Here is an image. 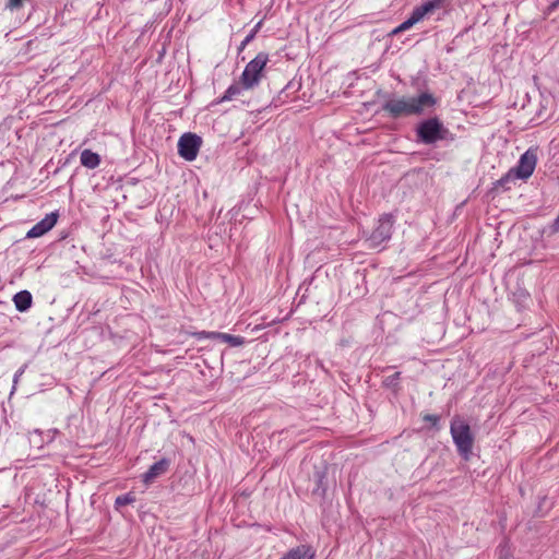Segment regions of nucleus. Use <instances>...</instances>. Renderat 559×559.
Returning <instances> with one entry per match:
<instances>
[{
    "mask_svg": "<svg viewBox=\"0 0 559 559\" xmlns=\"http://www.w3.org/2000/svg\"><path fill=\"white\" fill-rule=\"evenodd\" d=\"M400 379H401V372H394L393 374L388 376L383 379V385L389 389L397 390Z\"/></svg>",
    "mask_w": 559,
    "mask_h": 559,
    "instance_id": "f3484780",
    "label": "nucleus"
},
{
    "mask_svg": "<svg viewBox=\"0 0 559 559\" xmlns=\"http://www.w3.org/2000/svg\"><path fill=\"white\" fill-rule=\"evenodd\" d=\"M451 0H426L420 5L416 7L417 10L423 13V16L433 14L437 10L444 8L450 3Z\"/></svg>",
    "mask_w": 559,
    "mask_h": 559,
    "instance_id": "9b49d317",
    "label": "nucleus"
},
{
    "mask_svg": "<svg viewBox=\"0 0 559 559\" xmlns=\"http://www.w3.org/2000/svg\"><path fill=\"white\" fill-rule=\"evenodd\" d=\"M269 60V55L266 52H259L247 63L240 76V84L245 90H252L260 84Z\"/></svg>",
    "mask_w": 559,
    "mask_h": 559,
    "instance_id": "39448f33",
    "label": "nucleus"
},
{
    "mask_svg": "<svg viewBox=\"0 0 559 559\" xmlns=\"http://www.w3.org/2000/svg\"><path fill=\"white\" fill-rule=\"evenodd\" d=\"M26 0H8L5 3V9L10 10L11 12L20 10L23 8Z\"/></svg>",
    "mask_w": 559,
    "mask_h": 559,
    "instance_id": "a211bd4d",
    "label": "nucleus"
},
{
    "mask_svg": "<svg viewBox=\"0 0 559 559\" xmlns=\"http://www.w3.org/2000/svg\"><path fill=\"white\" fill-rule=\"evenodd\" d=\"M263 24V20L259 21L255 26L251 29V32H254V34L257 35V33L260 31L261 26Z\"/></svg>",
    "mask_w": 559,
    "mask_h": 559,
    "instance_id": "4be33fe9",
    "label": "nucleus"
},
{
    "mask_svg": "<svg viewBox=\"0 0 559 559\" xmlns=\"http://www.w3.org/2000/svg\"><path fill=\"white\" fill-rule=\"evenodd\" d=\"M424 19L423 13H420L417 8L413 10L411 15L407 20H405L403 23H401L397 27H395L390 35H396L401 32H404L406 29H409L412 26H414L416 23L420 22Z\"/></svg>",
    "mask_w": 559,
    "mask_h": 559,
    "instance_id": "ddd939ff",
    "label": "nucleus"
},
{
    "mask_svg": "<svg viewBox=\"0 0 559 559\" xmlns=\"http://www.w3.org/2000/svg\"><path fill=\"white\" fill-rule=\"evenodd\" d=\"M537 163V155L534 150H527L521 157L515 168L498 180V186L509 188V183L515 179H527L532 176Z\"/></svg>",
    "mask_w": 559,
    "mask_h": 559,
    "instance_id": "20e7f679",
    "label": "nucleus"
},
{
    "mask_svg": "<svg viewBox=\"0 0 559 559\" xmlns=\"http://www.w3.org/2000/svg\"><path fill=\"white\" fill-rule=\"evenodd\" d=\"M423 419L425 421L430 423L433 427H437L439 424L440 417L438 415L426 414L423 416Z\"/></svg>",
    "mask_w": 559,
    "mask_h": 559,
    "instance_id": "6ab92c4d",
    "label": "nucleus"
},
{
    "mask_svg": "<svg viewBox=\"0 0 559 559\" xmlns=\"http://www.w3.org/2000/svg\"><path fill=\"white\" fill-rule=\"evenodd\" d=\"M58 214L49 213L40 222L35 224L26 234L27 238H37L49 231L57 223Z\"/></svg>",
    "mask_w": 559,
    "mask_h": 559,
    "instance_id": "6e6552de",
    "label": "nucleus"
},
{
    "mask_svg": "<svg viewBox=\"0 0 559 559\" xmlns=\"http://www.w3.org/2000/svg\"><path fill=\"white\" fill-rule=\"evenodd\" d=\"M393 224L394 219L392 215H382L378 221L377 227L366 240L368 247L374 249L380 247L383 242L390 240L392 236Z\"/></svg>",
    "mask_w": 559,
    "mask_h": 559,
    "instance_id": "423d86ee",
    "label": "nucleus"
},
{
    "mask_svg": "<svg viewBox=\"0 0 559 559\" xmlns=\"http://www.w3.org/2000/svg\"><path fill=\"white\" fill-rule=\"evenodd\" d=\"M450 432L460 455L464 460H468L474 444L469 425L456 416L451 420Z\"/></svg>",
    "mask_w": 559,
    "mask_h": 559,
    "instance_id": "7ed1b4c3",
    "label": "nucleus"
},
{
    "mask_svg": "<svg viewBox=\"0 0 559 559\" xmlns=\"http://www.w3.org/2000/svg\"><path fill=\"white\" fill-rule=\"evenodd\" d=\"M80 160L84 167L88 169H94L98 167L100 163V157L98 154L92 152L91 150H84L81 153Z\"/></svg>",
    "mask_w": 559,
    "mask_h": 559,
    "instance_id": "4468645a",
    "label": "nucleus"
},
{
    "mask_svg": "<svg viewBox=\"0 0 559 559\" xmlns=\"http://www.w3.org/2000/svg\"><path fill=\"white\" fill-rule=\"evenodd\" d=\"M242 85L240 84V81L238 83L231 84L224 93V95L219 98L218 103H224L234 99L238 95L241 94Z\"/></svg>",
    "mask_w": 559,
    "mask_h": 559,
    "instance_id": "2eb2a0df",
    "label": "nucleus"
},
{
    "mask_svg": "<svg viewBox=\"0 0 559 559\" xmlns=\"http://www.w3.org/2000/svg\"><path fill=\"white\" fill-rule=\"evenodd\" d=\"M438 99L428 91L416 96L391 97L382 104V110L391 118L399 119L409 116H421L435 108Z\"/></svg>",
    "mask_w": 559,
    "mask_h": 559,
    "instance_id": "f257e3e1",
    "label": "nucleus"
},
{
    "mask_svg": "<svg viewBox=\"0 0 559 559\" xmlns=\"http://www.w3.org/2000/svg\"><path fill=\"white\" fill-rule=\"evenodd\" d=\"M558 5H559V0H556V1L551 4V7H554V8H556V7H558Z\"/></svg>",
    "mask_w": 559,
    "mask_h": 559,
    "instance_id": "5701e85b",
    "label": "nucleus"
},
{
    "mask_svg": "<svg viewBox=\"0 0 559 559\" xmlns=\"http://www.w3.org/2000/svg\"><path fill=\"white\" fill-rule=\"evenodd\" d=\"M135 500H136L135 493L132 491H130L126 495L118 496L115 500V508L117 510H119L122 507H126L128 504L135 502Z\"/></svg>",
    "mask_w": 559,
    "mask_h": 559,
    "instance_id": "dca6fc26",
    "label": "nucleus"
},
{
    "mask_svg": "<svg viewBox=\"0 0 559 559\" xmlns=\"http://www.w3.org/2000/svg\"><path fill=\"white\" fill-rule=\"evenodd\" d=\"M415 132L416 141L425 145H432L439 141L453 140V134L438 117H430L420 121Z\"/></svg>",
    "mask_w": 559,
    "mask_h": 559,
    "instance_id": "f03ea898",
    "label": "nucleus"
},
{
    "mask_svg": "<svg viewBox=\"0 0 559 559\" xmlns=\"http://www.w3.org/2000/svg\"><path fill=\"white\" fill-rule=\"evenodd\" d=\"M169 467V461L167 459H162L157 462H155L145 472L142 476V480L148 485L151 484L155 478L159 477L160 475L165 474Z\"/></svg>",
    "mask_w": 559,
    "mask_h": 559,
    "instance_id": "9d476101",
    "label": "nucleus"
},
{
    "mask_svg": "<svg viewBox=\"0 0 559 559\" xmlns=\"http://www.w3.org/2000/svg\"><path fill=\"white\" fill-rule=\"evenodd\" d=\"M13 302L17 311L25 312L32 307V294L28 290H21L13 296Z\"/></svg>",
    "mask_w": 559,
    "mask_h": 559,
    "instance_id": "f8f14e48",
    "label": "nucleus"
},
{
    "mask_svg": "<svg viewBox=\"0 0 559 559\" xmlns=\"http://www.w3.org/2000/svg\"><path fill=\"white\" fill-rule=\"evenodd\" d=\"M201 145V136L188 132L182 134L178 141V153L186 160L192 162L197 158Z\"/></svg>",
    "mask_w": 559,
    "mask_h": 559,
    "instance_id": "0eeeda50",
    "label": "nucleus"
},
{
    "mask_svg": "<svg viewBox=\"0 0 559 559\" xmlns=\"http://www.w3.org/2000/svg\"><path fill=\"white\" fill-rule=\"evenodd\" d=\"M198 338H212V340H219L223 343H227L230 346H241L245 344V338L239 335H231L227 333H221V332H206L201 331L197 333Z\"/></svg>",
    "mask_w": 559,
    "mask_h": 559,
    "instance_id": "1a4fd4ad",
    "label": "nucleus"
},
{
    "mask_svg": "<svg viewBox=\"0 0 559 559\" xmlns=\"http://www.w3.org/2000/svg\"><path fill=\"white\" fill-rule=\"evenodd\" d=\"M255 37V34L254 32H250L246 37L245 39L242 40L239 49H243L253 38Z\"/></svg>",
    "mask_w": 559,
    "mask_h": 559,
    "instance_id": "412c9836",
    "label": "nucleus"
},
{
    "mask_svg": "<svg viewBox=\"0 0 559 559\" xmlns=\"http://www.w3.org/2000/svg\"><path fill=\"white\" fill-rule=\"evenodd\" d=\"M25 369H26V365L22 366L15 373H14V377H13V390L15 389V385L17 384L19 382V379L22 377V374L25 372Z\"/></svg>",
    "mask_w": 559,
    "mask_h": 559,
    "instance_id": "aec40b11",
    "label": "nucleus"
}]
</instances>
